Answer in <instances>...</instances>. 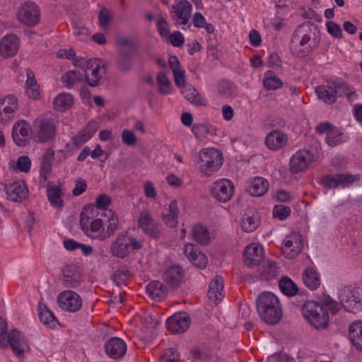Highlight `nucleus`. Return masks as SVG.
Returning <instances> with one entry per match:
<instances>
[{
    "mask_svg": "<svg viewBox=\"0 0 362 362\" xmlns=\"http://www.w3.org/2000/svg\"><path fill=\"white\" fill-rule=\"evenodd\" d=\"M80 227L87 237L103 241L118 229L119 218L112 210L100 214L94 206L87 205L80 214Z\"/></svg>",
    "mask_w": 362,
    "mask_h": 362,
    "instance_id": "f257e3e1",
    "label": "nucleus"
},
{
    "mask_svg": "<svg viewBox=\"0 0 362 362\" xmlns=\"http://www.w3.org/2000/svg\"><path fill=\"white\" fill-rule=\"evenodd\" d=\"M257 309L260 318L268 324L278 322L282 317L279 298L273 293L264 291L257 299Z\"/></svg>",
    "mask_w": 362,
    "mask_h": 362,
    "instance_id": "f03ea898",
    "label": "nucleus"
},
{
    "mask_svg": "<svg viewBox=\"0 0 362 362\" xmlns=\"http://www.w3.org/2000/svg\"><path fill=\"white\" fill-rule=\"evenodd\" d=\"M304 319L317 329H324L329 325L328 305L314 300L306 301L301 309Z\"/></svg>",
    "mask_w": 362,
    "mask_h": 362,
    "instance_id": "7ed1b4c3",
    "label": "nucleus"
},
{
    "mask_svg": "<svg viewBox=\"0 0 362 362\" xmlns=\"http://www.w3.org/2000/svg\"><path fill=\"white\" fill-rule=\"evenodd\" d=\"M74 66L83 71L84 82L90 86H98L105 76V66L99 59L76 58Z\"/></svg>",
    "mask_w": 362,
    "mask_h": 362,
    "instance_id": "20e7f679",
    "label": "nucleus"
},
{
    "mask_svg": "<svg viewBox=\"0 0 362 362\" xmlns=\"http://www.w3.org/2000/svg\"><path fill=\"white\" fill-rule=\"evenodd\" d=\"M223 161L222 153L218 149L208 147L199 152L195 164L202 175L210 177L221 168Z\"/></svg>",
    "mask_w": 362,
    "mask_h": 362,
    "instance_id": "39448f33",
    "label": "nucleus"
},
{
    "mask_svg": "<svg viewBox=\"0 0 362 362\" xmlns=\"http://www.w3.org/2000/svg\"><path fill=\"white\" fill-rule=\"evenodd\" d=\"M312 32L306 24L299 25L293 32L291 40V49L293 54L303 57L311 53L315 46L312 45Z\"/></svg>",
    "mask_w": 362,
    "mask_h": 362,
    "instance_id": "423d86ee",
    "label": "nucleus"
},
{
    "mask_svg": "<svg viewBox=\"0 0 362 362\" xmlns=\"http://www.w3.org/2000/svg\"><path fill=\"white\" fill-rule=\"evenodd\" d=\"M141 247V240L127 233H120L111 243L110 252L114 257L124 258L132 251L139 250Z\"/></svg>",
    "mask_w": 362,
    "mask_h": 362,
    "instance_id": "0eeeda50",
    "label": "nucleus"
},
{
    "mask_svg": "<svg viewBox=\"0 0 362 362\" xmlns=\"http://www.w3.org/2000/svg\"><path fill=\"white\" fill-rule=\"evenodd\" d=\"M178 235L182 240H185L188 235L189 239L202 246L208 245L211 242L209 230L200 223H194L187 228H181Z\"/></svg>",
    "mask_w": 362,
    "mask_h": 362,
    "instance_id": "6e6552de",
    "label": "nucleus"
},
{
    "mask_svg": "<svg viewBox=\"0 0 362 362\" xmlns=\"http://www.w3.org/2000/svg\"><path fill=\"white\" fill-rule=\"evenodd\" d=\"M16 18L19 23L26 26H35L40 21V8L33 1H25L17 8Z\"/></svg>",
    "mask_w": 362,
    "mask_h": 362,
    "instance_id": "1a4fd4ad",
    "label": "nucleus"
},
{
    "mask_svg": "<svg viewBox=\"0 0 362 362\" xmlns=\"http://www.w3.org/2000/svg\"><path fill=\"white\" fill-rule=\"evenodd\" d=\"M361 289L356 286H347L339 291V298L346 310L351 313L362 309Z\"/></svg>",
    "mask_w": 362,
    "mask_h": 362,
    "instance_id": "9d476101",
    "label": "nucleus"
},
{
    "mask_svg": "<svg viewBox=\"0 0 362 362\" xmlns=\"http://www.w3.org/2000/svg\"><path fill=\"white\" fill-rule=\"evenodd\" d=\"M315 161L314 154L309 150L300 149L289 160V170L293 174L305 172Z\"/></svg>",
    "mask_w": 362,
    "mask_h": 362,
    "instance_id": "9b49d317",
    "label": "nucleus"
},
{
    "mask_svg": "<svg viewBox=\"0 0 362 362\" xmlns=\"http://www.w3.org/2000/svg\"><path fill=\"white\" fill-rule=\"evenodd\" d=\"M235 187L231 180L221 178L214 181L210 187L211 197L221 203L229 202L233 196Z\"/></svg>",
    "mask_w": 362,
    "mask_h": 362,
    "instance_id": "f8f14e48",
    "label": "nucleus"
},
{
    "mask_svg": "<svg viewBox=\"0 0 362 362\" xmlns=\"http://www.w3.org/2000/svg\"><path fill=\"white\" fill-rule=\"evenodd\" d=\"M303 247V238L300 233L293 232L282 241V252L287 259L296 258Z\"/></svg>",
    "mask_w": 362,
    "mask_h": 362,
    "instance_id": "ddd939ff",
    "label": "nucleus"
},
{
    "mask_svg": "<svg viewBox=\"0 0 362 362\" xmlns=\"http://www.w3.org/2000/svg\"><path fill=\"white\" fill-rule=\"evenodd\" d=\"M57 304L61 310L68 313L78 311L83 305L82 298L76 292L66 290L57 296Z\"/></svg>",
    "mask_w": 362,
    "mask_h": 362,
    "instance_id": "4468645a",
    "label": "nucleus"
},
{
    "mask_svg": "<svg viewBox=\"0 0 362 362\" xmlns=\"http://www.w3.org/2000/svg\"><path fill=\"white\" fill-rule=\"evenodd\" d=\"M33 132L37 141L45 142L54 137L55 127L50 119L43 117H38L34 122Z\"/></svg>",
    "mask_w": 362,
    "mask_h": 362,
    "instance_id": "2eb2a0df",
    "label": "nucleus"
},
{
    "mask_svg": "<svg viewBox=\"0 0 362 362\" xmlns=\"http://www.w3.org/2000/svg\"><path fill=\"white\" fill-rule=\"evenodd\" d=\"M18 108V100L13 94H8L0 100V124H6Z\"/></svg>",
    "mask_w": 362,
    "mask_h": 362,
    "instance_id": "dca6fc26",
    "label": "nucleus"
},
{
    "mask_svg": "<svg viewBox=\"0 0 362 362\" xmlns=\"http://www.w3.org/2000/svg\"><path fill=\"white\" fill-rule=\"evenodd\" d=\"M264 257L263 246L258 243L248 244L243 254L244 264L250 267L257 266Z\"/></svg>",
    "mask_w": 362,
    "mask_h": 362,
    "instance_id": "f3484780",
    "label": "nucleus"
},
{
    "mask_svg": "<svg viewBox=\"0 0 362 362\" xmlns=\"http://www.w3.org/2000/svg\"><path fill=\"white\" fill-rule=\"evenodd\" d=\"M20 47V39L13 33L4 35L0 39V57L8 59L14 57Z\"/></svg>",
    "mask_w": 362,
    "mask_h": 362,
    "instance_id": "a211bd4d",
    "label": "nucleus"
},
{
    "mask_svg": "<svg viewBox=\"0 0 362 362\" xmlns=\"http://www.w3.org/2000/svg\"><path fill=\"white\" fill-rule=\"evenodd\" d=\"M191 324L189 315L185 312L173 314L166 320L167 328L173 333H183L187 331Z\"/></svg>",
    "mask_w": 362,
    "mask_h": 362,
    "instance_id": "6ab92c4d",
    "label": "nucleus"
},
{
    "mask_svg": "<svg viewBox=\"0 0 362 362\" xmlns=\"http://www.w3.org/2000/svg\"><path fill=\"white\" fill-rule=\"evenodd\" d=\"M31 134V127L25 120H19L14 124L12 129V138L17 146H25L30 141Z\"/></svg>",
    "mask_w": 362,
    "mask_h": 362,
    "instance_id": "aec40b11",
    "label": "nucleus"
},
{
    "mask_svg": "<svg viewBox=\"0 0 362 362\" xmlns=\"http://www.w3.org/2000/svg\"><path fill=\"white\" fill-rule=\"evenodd\" d=\"M192 6L187 0L175 1L173 6L172 17L176 23L181 25H186L191 16Z\"/></svg>",
    "mask_w": 362,
    "mask_h": 362,
    "instance_id": "412c9836",
    "label": "nucleus"
},
{
    "mask_svg": "<svg viewBox=\"0 0 362 362\" xmlns=\"http://www.w3.org/2000/svg\"><path fill=\"white\" fill-rule=\"evenodd\" d=\"M139 228L148 235L157 237L160 232V224L156 222L147 210L141 211L138 219Z\"/></svg>",
    "mask_w": 362,
    "mask_h": 362,
    "instance_id": "4be33fe9",
    "label": "nucleus"
},
{
    "mask_svg": "<svg viewBox=\"0 0 362 362\" xmlns=\"http://www.w3.org/2000/svg\"><path fill=\"white\" fill-rule=\"evenodd\" d=\"M8 344H9L13 353L20 356L30 349L28 341L25 336L21 332L13 329L8 336Z\"/></svg>",
    "mask_w": 362,
    "mask_h": 362,
    "instance_id": "5701e85b",
    "label": "nucleus"
},
{
    "mask_svg": "<svg viewBox=\"0 0 362 362\" xmlns=\"http://www.w3.org/2000/svg\"><path fill=\"white\" fill-rule=\"evenodd\" d=\"M339 80H336L327 85H320L315 88V93L320 100L326 104H333L337 101L339 96L338 84Z\"/></svg>",
    "mask_w": 362,
    "mask_h": 362,
    "instance_id": "b1692460",
    "label": "nucleus"
},
{
    "mask_svg": "<svg viewBox=\"0 0 362 362\" xmlns=\"http://www.w3.org/2000/svg\"><path fill=\"white\" fill-rule=\"evenodd\" d=\"M6 198L12 202H21L27 198L28 189L23 180L15 181L6 186Z\"/></svg>",
    "mask_w": 362,
    "mask_h": 362,
    "instance_id": "393cba45",
    "label": "nucleus"
},
{
    "mask_svg": "<svg viewBox=\"0 0 362 362\" xmlns=\"http://www.w3.org/2000/svg\"><path fill=\"white\" fill-rule=\"evenodd\" d=\"M355 178L353 175L349 174H338L336 175L325 176L322 178V182L328 188H345L351 183L354 182Z\"/></svg>",
    "mask_w": 362,
    "mask_h": 362,
    "instance_id": "a878e982",
    "label": "nucleus"
},
{
    "mask_svg": "<svg viewBox=\"0 0 362 362\" xmlns=\"http://www.w3.org/2000/svg\"><path fill=\"white\" fill-rule=\"evenodd\" d=\"M106 354L112 358L118 359L124 355L127 345L124 340L119 337L110 339L105 345Z\"/></svg>",
    "mask_w": 362,
    "mask_h": 362,
    "instance_id": "bb28decb",
    "label": "nucleus"
},
{
    "mask_svg": "<svg viewBox=\"0 0 362 362\" xmlns=\"http://www.w3.org/2000/svg\"><path fill=\"white\" fill-rule=\"evenodd\" d=\"M224 281L221 276L214 277L209 284L208 291V298L211 303L217 304L224 297L223 294Z\"/></svg>",
    "mask_w": 362,
    "mask_h": 362,
    "instance_id": "cd10ccee",
    "label": "nucleus"
},
{
    "mask_svg": "<svg viewBox=\"0 0 362 362\" xmlns=\"http://www.w3.org/2000/svg\"><path fill=\"white\" fill-rule=\"evenodd\" d=\"M288 143V136L281 131H272L265 138L267 147L272 151H278Z\"/></svg>",
    "mask_w": 362,
    "mask_h": 362,
    "instance_id": "c85d7f7f",
    "label": "nucleus"
},
{
    "mask_svg": "<svg viewBox=\"0 0 362 362\" xmlns=\"http://www.w3.org/2000/svg\"><path fill=\"white\" fill-rule=\"evenodd\" d=\"M192 132L199 141L205 140L208 136L217 134V127L209 122L195 123L192 127Z\"/></svg>",
    "mask_w": 362,
    "mask_h": 362,
    "instance_id": "c756f323",
    "label": "nucleus"
},
{
    "mask_svg": "<svg viewBox=\"0 0 362 362\" xmlns=\"http://www.w3.org/2000/svg\"><path fill=\"white\" fill-rule=\"evenodd\" d=\"M184 270L179 265H173L168 267L163 275L164 281L170 286L177 287L183 281Z\"/></svg>",
    "mask_w": 362,
    "mask_h": 362,
    "instance_id": "7c9ffc66",
    "label": "nucleus"
},
{
    "mask_svg": "<svg viewBox=\"0 0 362 362\" xmlns=\"http://www.w3.org/2000/svg\"><path fill=\"white\" fill-rule=\"evenodd\" d=\"M302 281L308 288L315 291L321 284L320 274L315 267H308L303 271Z\"/></svg>",
    "mask_w": 362,
    "mask_h": 362,
    "instance_id": "2f4dec72",
    "label": "nucleus"
},
{
    "mask_svg": "<svg viewBox=\"0 0 362 362\" xmlns=\"http://www.w3.org/2000/svg\"><path fill=\"white\" fill-rule=\"evenodd\" d=\"M74 104V96L66 92L57 94L53 99L52 105L55 111L65 112L69 110Z\"/></svg>",
    "mask_w": 362,
    "mask_h": 362,
    "instance_id": "473e14b6",
    "label": "nucleus"
},
{
    "mask_svg": "<svg viewBox=\"0 0 362 362\" xmlns=\"http://www.w3.org/2000/svg\"><path fill=\"white\" fill-rule=\"evenodd\" d=\"M25 93L29 98L33 100H39L41 97L40 86L37 82L34 73L31 70L26 71Z\"/></svg>",
    "mask_w": 362,
    "mask_h": 362,
    "instance_id": "72a5a7b5",
    "label": "nucleus"
},
{
    "mask_svg": "<svg viewBox=\"0 0 362 362\" xmlns=\"http://www.w3.org/2000/svg\"><path fill=\"white\" fill-rule=\"evenodd\" d=\"M239 225L243 231L252 233L260 225V219L257 213L252 211H247L243 215Z\"/></svg>",
    "mask_w": 362,
    "mask_h": 362,
    "instance_id": "f704fd0d",
    "label": "nucleus"
},
{
    "mask_svg": "<svg viewBox=\"0 0 362 362\" xmlns=\"http://www.w3.org/2000/svg\"><path fill=\"white\" fill-rule=\"evenodd\" d=\"M269 183L268 180L262 177H255L247 186L248 193L253 197H262L269 190Z\"/></svg>",
    "mask_w": 362,
    "mask_h": 362,
    "instance_id": "c9c22d12",
    "label": "nucleus"
},
{
    "mask_svg": "<svg viewBox=\"0 0 362 362\" xmlns=\"http://www.w3.org/2000/svg\"><path fill=\"white\" fill-rule=\"evenodd\" d=\"M349 339L355 348L362 351V320H355L349 327Z\"/></svg>",
    "mask_w": 362,
    "mask_h": 362,
    "instance_id": "e433bc0d",
    "label": "nucleus"
},
{
    "mask_svg": "<svg viewBox=\"0 0 362 362\" xmlns=\"http://www.w3.org/2000/svg\"><path fill=\"white\" fill-rule=\"evenodd\" d=\"M47 196L51 206L56 209L63 207L64 190L62 185H53L47 188Z\"/></svg>",
    "mask_w": 362,
    "mask_h": 362,
    "instance_id": "4c0bfd02",
    "label": "nucleus"
},
{
    "mask_svg": "<svg viewBox=\"0 0 362 362\" xmlns=\"http://www.w3.org/2000/svg\"><path fill=\"white\" fill-rule=\"evenodd\" d=\"M38 316L42 324L49 328H55L59 322L53 313L42 303L39 302L37 306Z\"/></svg>",
    "mask_w": 362,
    "mask_h": 362,
    "instance_id": "58836bf2",
    "label": "nucleus"
},
{
    "mask_svg": "<svg viewBox=\"0 0 362 362\" xmlns=\"http://www.w3.org/2000/svg\"><path fill=\"white\" fill-rule=\"evenodd\" d=\"M184 98L191 104L196 106H206V100L202 97L197 89L193 86H187L181 89Z\"/></svg>",
    "mask_w": 362,
    "mask_h": 362,
    "instance_id": "ea45409f",
    "label": "nucleus"
},
{
    "mask_svg": "<svg viewBox=\"0 0 362 362\" xmlns=\"http://www.w3.org/2000/svg\"><path fill=\"white\" fill-rule=\"evenodd\" d=\"M169 65L173 71L175 84L180 88L186 86L185 71L180 66L177 57H170Z\"/></svg>",
    "mask_w": 362,
    "mask_h": 362,
    "instance_id": "a19ab883",
    "label": "nucleus"
},
{
    "mask_svg": "<svg viewBox=\"0 0 362 362\" xmlns=\"http://www.w3.org/2000/svg\"><path fill=\"white\" fill-rule=\"evenodd\" d=\"M178 203L177 200L173 199L169 203L168 212L166 214H163L161 218L167 226L170 228H175L178 223Z\"/></svg>",
    "mask_w": 362,
    "mask_h": 362,
    "instance_id": "79ce46f5",
    "label": "nucleus"
},
{
    "mask_svg": "<svg viewBox=\"0 0 362 362\" xmlns=\"http://www.w3.org/2000/svg\"><path fill=\"white\" fill-rule=\"evenodd\" d=\"M100 127L99 122L92 120L83 128L74 137L76 144H83L89 141Z\"/></svg>",
    "mask_w": 362,
    "mask_h": 362,
    "instance_id": "37998d69",
    "label": "nucleus"
},
{
    "mask_svg": "<svg viewBox=\"0 0 362 362\" xmlns=\"http://www.w3.org/2000/svg\"><path fill=\"white\" fill-rule=\"evenodd\" d=\"M148 295L155 300H160L164 298L168 293L167 288L158 281L150 282L146 288Z\"/></svg>",
    "mask_w": 362,
    "mask_h": 362,
    "instance_id": "c03bdc74",
    "label": "nucleus"
},
{
    "mask_svg": "<svg viewBox=\"0 0 362 362\" xmlns=\"http://www.w3.org/2000/svg\"><path fill=\"white\" fill-rule=\"evenodd\" d=\"M279 286L281 291L286 296H295L298 292L297 284L288 276H285L280 279Z\"/></svg>",
    "mask_w": 362,
    "mask_h": 362,
    "instance_id": "a18cd8bd",
    "label": "nucleus"
},
{
    "mask_svg": "<svg viewBox=\"0 0 362 362\" xmlns=\"http://www.w3.org/2000/svg\"><path fill=\"white\" fill-rule=\"evenodd\" d=\"M263 85L267 90H277L283 86V81L272 71H267L264 74Z\"/></svg>",
    "mask_w": 362,
    "mask_h": 362,
    "instance_id": "49530a36",
    "label": "nucleus"
},
{
    "mask_svg": "<svg viewBox=\"0 0 362 362\" xmlns=\"http://www.w3.org/2000/svg\"><path fill=\"white\" fill-rule=\"evenodd\" d=\"M62 81L65 86L71 88L77 83L84 82V78L83 73L78 71L71 70L62 76Z\"/></svg>",
    "mask_w": 362,
    "mask_h": 362,
    "instance_id": "de8ad7c7",
    "label": "nucleus"
},
{
    "mask_svg": "<svg viewBox=\"0 0 362 362\" xmlns=\"http://www.w3.org/2000/svg\"><path fill=\"white\" fill-rule=\"evenodd\" d=\"M284 17L281 15L279 11L276 12L274 16H266L263 19L264 27L267 28H273L275 30H279L283 27V21Z\"/></svg>",
    "mask_w": 362,
    "mask_h": 362,
    "instance_id": "09e8293b",
    "label": "nucleus"
},
{
    "mask_svg": "<svg viewBox=\"0 0 362 362\" xmlns=\"http://www.w3.org/2000/svg\"><path fill=\"white\" fill-rule=\"evenodd\" d=\"M339 96L345 97L349 101H354L358 99V94L353 87L339 80L338 84Z\"/></svg>",
    "mask_w": 362,
    "mask_h": 362,
    "instance_id": "8fccbe9b",
    "label": "nucleus"
},
{
    "mask_svg": "<svg viewBox=\"0 0 362 362\" xmlns=\"http://www.w3.org/2000/svg\"><path fill=\"white\" fill-rule=\"evenodd\" d=\"M192 22L194 27L198 28H204L209 34L213 33L215 30L214 25L208 23L204 16L199 12H196L194 14Z\"/></svg>",
    "mask_w": 362,
    "mask_h": 362,
    "instance_id": "3c124183",
    "label": "nucleus"
},
{
    "mask_svg": "<svg viewBox=\"0 0 362 362\" xmlns=\"http://www.w3.org/2000/svg\"><path fill=\"white\" fill-rule=\"evenodd\" d=\"M278 274V267L276 262L267 260L264 263L263 269L261 272V276L263 279L271 280Z\"/></svg>",
    "mask_w": 362,
    "mask_h": 362,
    "instance_id": "603ef678",
    "label": "nucleus"
},
{
    "mask_svg": "<svg viewBox=\"0 0 362 362\" xmlns=\"http://www.w3.org/2000/svg\"><path fill=\"white\" fill-rule=\"evenodd\" d=\"M158 89L160 93L168 95L171 93L172 84L167 76L163 73H159L157 76Z\"/></svg>",
    "mask_w": 362,
    "mask_h": 362,
    "instance_id": "864d4df0",
    "label": "nucleus"
},
{
    "mask_svg": "<svg viewBox=\"0 0 362 362\" xmlns=\"http://www.w3.org/2000/svg\"><path fill=\"white\" fill-rule=\"evenodd\" d=\"M327 33L334 38L341 40L343 37V30L341 26L333 21H328L325 23Z\"/></svg>",
    "mask_w": 362,
    "mask_h": 362,
    "instance_id": "5fc2aeb1",
    "label": "nucleus"
},
{
    "mask_svg": "<svg viewBox=\"0 0 362 362\" xmlns=\"http://www.w3.org/2000/svg\"><path fill=\"white\" fill-rule=\"evenodd\" d=\"M233 84L228 81L222 80L217 84L218 93L225 97H230L233 93Z\"/></svg>",
    "mask_w": 362,
    "mask_h": 362,
    "instance_id": "6e6d98bb",
    "label": "nucleus"
},
{
    "mask_svg": "<svg viewBox=\"0 0 362 362\" xmlns=\"http://www.w3.org/2000/svg\"><path fill=\"white\" fill-rule=\"evenodd\" d=\"M121 140L123 144L131 146L135 145L138 139L132 131L124 129L121 132Z\"/></svg>",
    "mask_w": 362,
    "mask_h": 362,
    "instance_id": "4d7b16f0",
    "label": "nucleus"
},
{
    "mask_svg": "<svg viewBox=\"0 0 362 362\" xmlns=\"http://www.w3.org/2000/svg\"><path fill=\"white\" fill-rule=\"evenodd\" d=\"M192 259L190 262L199 269H204L208 264L206 255L199 248Z\"/></svg>",
    "mask_w": 362,
    "mask_h": 362,
    "instance_id": "13d9d810",
    "label": "nucleus"
},
{
    "mask_svg": "<svg viewBox=\"0 0 362 362\" xmlns=\"http://www.w3.org/2000/svg\"><path fill=\"white\" fill-rule=\"evenodd\" d=\"M326 141L330 146H335L342 142L341 132L337 128L330 131L328 136H326Z\"/></svg>",
    "mask_w": 362,
    "mask_h": 362,
    "instance_id": "bf43d9fd",
    "label": "nucleus"
},
{
    "mask_svg": "<svg viewBox=\"0 0 362 362\" xmlns=\"http://www.w3.org/2000/svg\"><path fill=\"white\" fill-rule=\"evenodd\" d=\"M291 209L286 206H275L273 209V215L280 220L286 219L291 214Z\"/></svg>",
    "mask_w": 362,
    "mask_h": 362,
    "instance_id": "052dcab7",
    "label": "nucleus"
},
{
    "mask_svg": "<svg viewBox=\"0 0 362 362\" xmlns=\"http://www.w3.org/2000/svg\"><path fill=\"white\" fill-rule=\"evenodd\" d=\"M16 167L20 171L28 173L31 167V160L28 156H20L16 161Z\"/></svg>",
    "mask_w": 362,
    "mask_h": 362,
    "instance_id": "680f3d73",
    "label": "nucleus"
},
{
    "mask_svg": "<svg viewBox=\"0 0 362 362\" xmlns=\"http://www.w3.org/2000/svg\"><path fill=\"white\" fill-rule=\"evenodd\" d=\"M166 182L173 188L177 189L182 186L183 179L174 173H169L166 176Z\"/></svg>",
    "mask_w": 362,
    "mask_h": 362,
    "instance_id": "e2e57ef3",
    "label": "nucleus"
},
{
    "mask_svg": "<svg viewBox=\"0 0 362 362\" xmlns=\"http://www.w3.org/2000/svg\"><path fill=\"white\" fill-rule=\"evenodd\" d=\"M144 193L148 199H154L157 197V191L151 181H146L144 185Z\"/></svg>",
    "mask_w": 362,
    "mask_h": 362,
    "instance_id": "0e129e2a",
    "label": "nucleus"
},
{
    "mask_svg": "<svg viewBox=\"0 0 362 362\" xmlns=\"http://www.w3.org/2000/svg\"><path fill=\"white\" fill-rule=\"evenodd\" d=\"M199 247L194 243H187L183 247V253L187 259L191 262L194 256L196 255Z\"/></svg>",
    "mask_w": 362,
    "mask_h": 362,
    "instance_id": "69168bd1",
    "label": "nucleus"
},
{
    "mask_svg": "<svg viewBox=\"0 0 362 362\" xmlns=\"http://www.w3.org/2000/svg\"><path fill=\"white\" fill-rule=\"evenodd\" d=\"M87 188V183L85 180L78 178L75 181L74 187L72 189V194L74 196H79L82 194Z\"/></svg>",
    "mask_w": 362,
    "mask_h": 362,
    "instance_id": "338daca9",
    "label": "nucleus"
},
{
    "mask_svg": "<svg viewBox=\"0 0 362 362\" xmlns=\"http://www.w3.org/2000/svg\"><path fill=\"white\" fill-rule=\"evenodd\" d=\"M178 354L173 349H168L161 356V362H177Z\"/></svg>",
    "mask_w": 362,
    "mask_h": 362,
    "instance_id": "774afa93",
    "label": "nucleus"
}]
</instances>
